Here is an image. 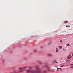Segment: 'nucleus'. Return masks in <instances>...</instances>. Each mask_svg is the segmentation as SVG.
<instances>
[{"instance_id": "obj_1", "label": "nucleus", "mask_w": 73, "mask_h": 73, "mask_svg": "<svg viewBox=\"0 0 73 73\" xmlns=\"http://www.w3.org/2000/svg\"><path fill=\"white\" fill-rule=\"evenodd\" d=\"M35 69L36 70H31V69H33V67H24L22 68H19L18 69L19 71L18 72H16V70H14L13 72V73H19L21 72H24L23 70L25 69L26 68H29V69L26 70V73H42L41 70L39 68V66L37 65H36L34 66Z\"/></svg>"}, {"instance_id": "obj_2", "label": "nucleus", "mask_w": 73, "mask_h": 73, "mask_svg": "<svg viewBox=\"0 0 73 73\" xmlns=\"http://www.w3.org/2000/svg\"><path fill=\"white\" fill-rule=\"evenodd\" d=\"M45 66L46 68H47V71H48V72H50V68H49V66Z\"/></svg>"}, {"instance_id": "obj_3", "label": "nucleus", "mask_w": 73, "mask_h": 73, "mask_svg": "<svg viewBox=\"0 0 73 73\" xmlns=\"http://www.w3.org/2000/svg\"><path fill=\"white\" fill-rule=\"evenodd\" d=\"M71 57H72V56H71V55L70 54V55H69V56H68L67 57V58H68V59L69 60L70 58H71Z\"/></svg>"}, {"instance_id": "obj_4", "label": "nucleus", "mask_w": 73, "mask_h": 73, "mask_svg": "<svg viewBox=\"0 0 73 73\" xmlns=\"http://www.w3.org/2000/svg\"><path fill=\"white\" fill-rule=\"evenodd\" d=\"M64 66L65 65L64 64H61L59 66H60V67H64Z\"/></svg>"}, {"instance_id": "obj_5", "label": "nucleus", "mask_w": 73, "mask_h": 73, "mask_svg": "<svg viewBox=\"0 0 73 73\" xmlns=\"http://www.w3.org/2000/svg\"><path fill=\"white\" fill-rule=\"evenodd\" d=\"M57 70H60V71H62V69L61 70V68H57Z\"/></svg>"}, {"instance_id": "obj_6", "label": "nucleus", "mask_w": 73, "mask_h": 73, "mask_svg": "<svg viewBox=\"0 0 73 73\" xmlns=\"http://www.w3.org/2000/svg\"><path fill=\"white\" fill-rule=\"evenodd\" d=\"M38 62L39 63V64H40V65H41V64H42V62H41L40 61V60H38Z\"/></svg>"}, {"instance_id": "obj_7", "label": "nucleus", "mask_w": 73, "mask_h": 73, "mask_svg": "<svg viewBox=\"0 0 73 73\" xmlns=\"http://www.w3.org/2000/svg\"><path fill=\"white\" fill-rule=\"evenodd\" d=\"M42 73H47V72L45 70H43L42 71Z\"/></svg>"}, {"instance_id": "obj_8", "label": "nucleus", "mask_w": 73, "mask_h": 73, "mask_svg": "<svg viewBox=\"0 0 73 73\" xmlns=\"http://www.w3.org/2000/svg\"><path fill=\"white\" fill-rule=\"evenodd\" d=\"M66 45L67 46H70V45L69 44V43H67L66 44Z\"/></svg>"}, {"instance_id": "obj_9", "label": "nucleus", "mask_w": 73, "mask_h": 73, "mask_svg": "<svg viewBox=\"0 0 73 73\" xmlns=\"http://www.w3.org/2000/svg\"><path fill=\"white\" fill-rule=\"evenodd\" d=\"M52 62V63H54V62H56V64H58L57 62L56 61V60H55L54 62Z\"/></svg>"}, {"instance_id": "obj_10", "label": "nucleus", "mask_w": 73, "mask_h": 73, "mask_svg": "<svg viewBox=\"0 0 73 73\" xmlns=\"http://www.w3.org/2000/svg\"><path fill=\"white\" fill-rule=\"evenodd\" d=\"M68 21H66L64 22V23H65V24L66 23H68Z\"/></svg>"}, {"instance_id": "obj_11", "label": "nucleus", "mask_w": 73, "mask_h": 73, "mask_svg": "<svg viewBox=\"0 0 73 73\" xmlns=\"http://www.w3.org/2000/svg\"><path fill=\"white\" fill-rule=\"evenodd\" d=\"M44 64L46 65H48V64H49L48 63H44Z\"/></svg>"}, {"instance_id": "obj_12", "label": "nucleus", "mask_w": 73, "mask_h": 73, "mask_svg": "<svg viewBox=\"0 0 73 73\" xmlns=\"http://www.w3.org/2000/svg\"><path fill=\"white\" fill-rule=\"evenodd\" d=\"M33 52L34 53H36L37 52V50H33Z\"/></svg>"}, {"instance_id": "obj_13", "label": "nucleus", "mask_w": 73, "mask_h": 73, "mask_svg": "<svg viewBox=\"0 0 73 73\" xmlns=\"http://www.w3.org/2000/svg\"><path fill=\"white\" fill-rule=\"evenodd\" d=\"M48 55L49 56H52V55L50 54H48Z\"/></svg>"}, {"instance_id": "obj_14", "label": "nucleus", "mask_w": 73, "mask_h": 73, "mask_svg": "<svg viewBox=\"0 0 73 73\" xmlns=\"http://www.w3.org/2000/svg\"><path fill=\"white\" fill-rule=\"evenodd\" d=\"M59 49H62V47L61 46H59Z\"/></svg>"}, {"instance_id": "obj_15", "label": "nucleus", "mask_w": 73, "mask_h": 73, "mask_svg": "<svg viewBox=\"0 0 73 73\" xmlns=\"http://www.w3.org/2000/svg\"><path fill=\"white\" fill-rule=\"evenodd\" d=\"M56 52H58V49H57V48H56Z\"/></svg>"}, {"instance_id": "obj_16", "label": "nucleus", "mask_w": 73, "mask_h": 73, "mask_svg": "<svg viewBox=\"0 0 73 73\" xmlns=\"http://www.w3.org/2000/svg\"><path fill=\"white\" fill-rule=\"evenodd\" d=\"M51 71L52 72H54V69H52L51 70Z\"/></svg>"}, {"instance_id": "obj_17", "label": "nucleus", "mask_w": 73, "mask_h": 73, "mask_svg": "<svg viewBox=\"0 0 73 73\" xmlns=\"http://www.w3.org/2000/svg\"><path fill=\"white\" fill-rule=\"evenodd\" d=\"M70 27V26L69 25L68 26H66V27Z\"/></svg>"}, {"instance_id": "obj_18", "label": "nucleus", "mask_w": 73, "mask_h": 73, "mask_svg": "<svg viewBox=\"0 0 73 73\" xmlns=\"http://www.w3.org/2000/svg\"><path fill=\"white\" fill-rule=\"evenodd\" d=\"M62 40H60V42H62Z\"/></svg>"}, {"instance_id": "obj_19", "label": "nucleus", "mask_w": 73, "mask_h": 73, "mask_svg": "<svg viewBox=\"0 0 73 73\" xmlns=\"http://www.w3.org/2000/svg\"><path fill=\"white\" fill-rule=\"evenodd\" d=\"M43 48V46H41L40 47L41 48Z\"/></svg>"}, {"instance_id": "obj_20", "label": "nucleus", "mask_w": 73, "mask_h": 73, "mask_svg": "<svg viewBox=\"0 0 73 73\" xmlns=\"http://www.w3.org/2000/svg\"><path fill=\"white\" fill-rule=\"evenodd\" d=\"M65 49L64 48H63V50H64V51L65 50Z\"/></svg>"}, {"instance_id": "obj_21", "label": "nucleus", "mask_w": 73, "mask_h": 73, "mask_svg": "<svg viewBox=\"0 0 73 73\" xmlns=\"http://www.w3.org/2000/svg\"><path fill=\"white\" fill-rule=\"evenodd\" d=\"M72 56H73V54L72 55Z\"/></svg>"}]
</instances>
